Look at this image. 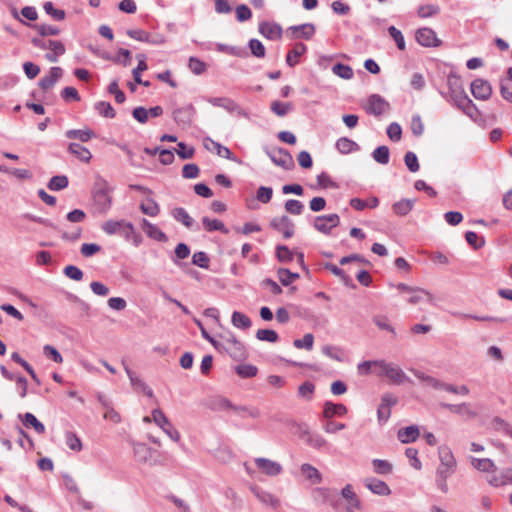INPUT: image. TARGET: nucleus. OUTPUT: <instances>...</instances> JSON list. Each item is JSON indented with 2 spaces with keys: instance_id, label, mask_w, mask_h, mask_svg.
Wrapping results in <instances>:
<instances>
[{
  "instance_id": "1",
  "label": "nucleus",
  "mask_w": 512,
  "mask_h": 512,
  "mask_svg": "<svg viewBox=\"0 0 512 512\" xmlns=\"http://www.w3.org/2000/svg\"><path fill=\"white\" fill-rule=\"evenodd\" d=\"M447 85L449 88L448 96H446L448 101L454 103L467 116L473 117L477 109L473 101L465 93L461 78L450 73L447 77Z\"/></svg>"
},
{
  "instance_id": "2",
  "label": "nucleus",
  "mask_w": 512,
  "mask_h": 512,
  "mask_svg": "<svg viewBox=\"0 0 512 512\" xmlns=\"http://www.w3.org/2000/svg\"><path fill=\"white\" fill-rule=\"evenodd\" d=\"M377 375L379 377H386L390 382L396 385H401L404 382H411L410 378L405 374L399 365L393 362H387L385 360H381L379 363Z\"/></svg>"
},
{
  "instance_id": "3",
  "label": "nucleus",
  "mask_w": 512,
  "mask_h": 512,
  "mask_svg": "<svg viewBox=\"0 0 512 512\" xmlns=\"http://www.w3.org/2000/svg\"><path fill=\"white\" fill-rule=\"evenodd\" d=\"M221 350H225L236 361H244L248 356L244 344L234 335H230L223 343H220L219 351Z\"/></svg>"
},
{
  "instance_id": "4",
  "label": "nucleus",
  "mask_w": 512,
  "mask_h": 512,
  "mask_svg": "<svg viewBox=\"0 0 512 512\" xmlns=\"http://www.w3.org/2000/svg\"><path fill=\"white\" fill-rule=\"evenodd\" d=\"M101 229L107 235H119L124 239L129 237V233L133 232V224L125 220H107Z\"/></svg>"
},
{
  "instance_id": "5",
  "label": "nucleus",
  "mask_w": 512,
  "mask_h": 512,
  "mask_svg": "<svg viewBox=\"0 0 512 512\" xmlns=\"http://www.w3.org/2000/svg\"><path fill=\"white\" fill-rule=\"evenodd\" d=\"M152 419L154 423L159 426L171 440L175 442L180 440V433L177 431V429L174 428L172 423L160 409H154L152 411Z\"/></svg>"
},
{
  "instance_id": "6",
  "label": "nucleus",
  "mask_w": 512,
  "mask_h": 512,
  "mask_svg": "<svg viewBox=\"0 0 512 512\" xmlns=\"http://www.w3.org/2000/svg\"><path fill=\"white\" fill-rule=\"evenodd\" d=\"M340 224L338 214L321 215L314 218L313 227L320 233L329 235L332 229Z\"/></svg>"
},
{
  "instance_id": "7",
  "label": "nucleus",
  "mask_w": 512,
  "mask_h": 512,
  "mask_svg": "<svg viewBox=\"0 0 512 512\" xmlns=\"http://www.w3.org/2000/svg\"><path fill=\"white\" fill-rule=\"evenodd\" d=\"M398 399L391 393H385L381 397L380 405L377 409V419L380 425L385 424L391 416V407L396 405Z\"/></svg>"
},
{
  "instance_id": "8",
  "label": "nucleus",
  "mask_w": 512,
  "mask_h": 512,
  "mask_svg": "<svg viewBox=\"0 0 512 512\" xmlns=\"http://www.w3.org/2000/svg\"><path fill=\"white\" fill-rule=\"evenodd\" d=\"M271 161L285 170H291L294 167L292 155L283 148H277L272 151H266Z\"/></svg>"
},
{
  "instance_id": "9",
  "label": "nucleus",
  "mask_w": 512,
  "mask_h": 512,
  "mask_svg": "<svg viewBox=\"0 0 512 512\" xmlns=\"http://www.w3.org/2000/svg\"><path fill=\"white\" fill-rule=\"evenodd\" d=\"M205 100L215 107H221L229 113H236L239 116H246V112L231 98L228 97H207Z\"/></svg>"
},
{
  "instance_id": "10",
  "label": "nucleus",
  "mask_w": 512,
  "mask_h": 512,
  "mask_svg": "<svg viewBox=\"0 0 512 512\" xmlns=\"http://www.w3.org/2000/svg\"><path fill=\"white\" fill-rule=\"evenodd\" d=\"M270 226L274 230L282 233L285 239L291 238L295 232L293 221L286 215L273 218L270 221Z\"/></svg>"
},
{
  "instance_id": "11",
  "label": "nucleus",
  "mask_w": 512,
  "mask_h": 512,
  "mask_svg": "<svg viewBox=\"0 0 512 512\" xmlns=\"http://www.w3.org/2000/svg\"><path fill=\"white\" fill-rule=\"evenodd\" d=\"M389 103L380 95L372 94L367 100L365 110L368 114L380 116L389 109Z\"/></svg>"
},
{
  "instance_id": "12",
  "label": "nucleus",
  "mask_w": 512,
  "mask_h": 512,
  "mask_svg": "<svg viewBox=\"0 0 512 512\" xmlns=\"http://www.w3.org/2000/svg\"><path fill=\"white\" fill-rule=\"evenodd\" d=\"M406 301L411 305H417L423 302L434 304L435 298L430 291L421 287L413 286L410 292L407 293Z\"/></svg>"
},
{
  "instance_id": "13",
  "label": "nucleus",
  "mask_w": 512,
  "mask_h": 512,
  "mask_svg": "<svg viewBox=\"0 0 512 512\" xmlns=\"http://www.w3.org/2000/svg\"><path fill=\"white\" fill-rule=\"evenodd\" d=\"M194 115L195 108L192 104L176 108L173 111V119L178 125L183 127H189L191 125Z\"/></svg>"
},
{
  "instance_id": "14",
  "label": "nucleus",
  "mask_w": 512,
  "mask_h": 512,
  "mask_svg": "<svg viewBox=\"0 0 512 512\" xmlns=\"http://www.w3.org/2000/svg\"><path fill=\"white\" fill-rule=\"evenodd\" d=\"M415 38L416 41L424 47H437L440 45V40L431 28H419L416 31Z\"/></svg>"
},
{
  "instance_id": "15",
  "label": "nucleus",
  "mask_w": 512,
  "mask_h": 512,
  "mask_svg": "<svg viewBox=\"0 0 512 512\" xmlns=\"http://www.w3.org/2000/svg\"><path fill=\"white\" fill-rule=\"evenodd\" d=\"M254 462L257 468L267 476H277L282 473V465L276 461L259 457Z\"/></svg>"
},
{
  "instance_id": "16",
  "label": "nucleus",
  "mask_w": 512,
  "mask_h": 512,
  "mask_svg": "<svg viewBox=\"0 0 512 512\" xmlns=\"http://www.w3.org/2000/svg\"><path fill=\"white\" fill-rule=\"evenodd\" d=\"M471 93L476 99L487 100L492 94V87L486 80L475 79L471 83Z\"/></svg>"
},
{
  "instance_id": "17",
  "label": "nucleus",
  "mask_w": 512,
  "mask_h": 512,
  "mask_svg": "<svg viewBox=\"0 0 512 512\" xmlns=\"http://www.w3.org/2000/svg\"><path fill=\"white\" fill-rule=\"evenodd\" d=\"M63 76V69L58 66L51 67L49 73L39 80V87L47 91L51 89Z\"/></svg>"
},
{
  "instance_id": "18",
  "label": "nucleus",
  "mask_w": 512,
  "mask_h": 512,
  "mask_svg": "<svg viewBox=\"0 0 512 512\" xmlns=\"http://www.w3.org/2000/svg\"><path fill=\"white\" fill-rule=\"evenodd\" d=\"M341 495L347 501L346 512H356V510L361 508V502L356 493L353 491L352 485L347 484L341 490Z\"/></svg>"
},
{
  "instance_id": "19",
  "label": "nucleus",
  "mask_w": 512,
  "mask_h": 512,
  "mask_svg": "<svg viewBox=\"0 0 512 512\" xmlns=\"http://www.w3.org/2000/svg\"><path fill=\"white\" fill-rule=\"evenodd\" d=\"M204 145L208 150H215L216 154L225 159L231 160L233 162L239 163L240 161L233 155L230 149L226 146L221 145L220 143L206 138L204 140Z\"/></svg>"
},
{
  "instance_id": "20",
  "label": "nucleus",
  "mask_w": 512,
  "mask_h": 512,
  "mask_svg": "<svg viewBox=\"0 0 512 512\" xmlns=\"http://www.w3.org/2000/svg\"><path fill=\"white\" fill-rule=\"evenodd\" d=\"M493 474L487 477V482L493 487H501L512 484V468H506L500 473L492 472Z\"/></svg>"
},
{
  "instance_id": "21",
  "label": "nucleus",
  "mask_w": 512,
  "mask_h": 512,
  "mask_svg": "<svg viewBox=\"0 0 512 512\" xmlns=\"http://www.w3.org/2000/svg\"><path fill=\"white\" fill-rule=\"evenodd\" d=\"M259 33L269 40H278L282 36V28L276 23L262 22L259 24Z\"/></svg>"
},
{
  "instance_id": "22",
  "label": "nucleus",
  "mask_w": 512,
  "mask_h": 512,
  "mask_svg": "<svg viewBox=\"0 0 512 512\" xmlns=\"http://www.w3.org/2000/svg\"><path fill=\"white\" fill-rule=\"evenodd\" d=\"M133 453L138 462L151 464L155 451L146 444L136 443L133 446Z\"/></svg>"
},
{
  "instance_id": "23",
  "label": "nucleus",
  "mask_w": 512,
  "mask_h": 512,
  "mask_svg": "<svg viewBox=\"0 0 512 512\" xmlns=\"http://www.w3.org/2000/svg\"><path fill=\"white\" fill-rule=\"evenodd\" d=\"M141 227L146 233V235L156 241L166 242L167 236L166 234L160 230L155 224L149 222L147 219L143 218L141 221Z\"/></svg>"
},
{
  "instance_id": "24",
  "label": "nucleus",
  "mask_w": 512,
  "mask_h": 512,
  "mask_svg": "<svg viewBox=\"0 0 512 512\" xmlns=\"http://www.w3.org/2000/svg\"><path fill=\"white\" fill-rule=\"evenodd\" d=\"M365 486L376 495L387 496L391 493L389 486L377 478L366 479Z\"/></svg>"
},
{
  "instance_id": "25",
  "label": "nucleus",
  "mask_w": 512,
  "mask_h": 512,
  "mask_svg": "<svg viewBox=\"0 0 512 512\" xmlns=\"http://www.w3.org/2000/svg\"><path fill=\"white\" fill-rule=\"evenodd\" d=\"M252 491H253L254 495L256 496V498L264 505L270 506L274 509H277L279 507L280 501L273 494H271L267 491H264L260 488H257V487L252 488Z\"/></svg>"
},
{
  "instance_id": "26",
  "label": "nucleus",
  "mask_w": 512,
  "mask_h": 512,
  "mask_svg": "<svg viewBox=\"0 0 512 512\" xmlns=\"http://www.w3.org/2000/svg\"><path fill=\"white\" fill-rule=\"evenodd\" d=\"M453 468L444 467L439 465L436 471V484L437 487L443 492H448L447 479L454 473Z\"/></svg>"
},
{
  "instance_id": "27",
  "label": "nucleus",
  "mask_w": 512,
  "mask_h": 512,
  "mask_svg": "<svg viewBox=\"0 0 512 512\" xmlns=\"http://www.w3.org/2000/svg\"><path fill=\"white\" fill-rule=\"evenodd\" d=\"M420 435L419 428L417 426H408L398 430L397 437L401 443L407 444L414 442Z\"/></svg>"
},
{
  "instance_id": "28",
  "label": "nucleus",
  "mask_w": 512,
  "mask_h": 512,
  "mask_svg": "<svg viewBox=\"0 0 512 512\" xmlns=\"http://www.w3.org/2000/svg\"><path fill=\"white\" fill-rule=\"evenodd\" d=\"M307 51V46L301 42H298L294 47L287 53L286 64L289 67H294L299 63V58Z\"/></svg>"
},
{
  "instance_id": "29",
  "label": "nucleus",
  "mask_w": 512,
  "mask_h": 512,
  "mask_svg": "<svg viewBox=\"0 0 512 512\" xmlns=\"http://www.w3.org/2000/svg\"><path fill=\"white\" fill-rule=\"evenodd\" d=\"M469 460L472 467L480 472H496V465L489 458L470 457Z\"/></svg>"
},
{
  "instance_id": "30",
  "label": "nucleus",
  "mask_w": 512,
  "mask_h": 512,
  "mask_svg": "<svg viewBox=\"0 0 512 512\" xmlns=\"http://www.w3.org/2000/svg\"><path fill=\"white\" fill-rule=\"evenodd\" d=\"M347 413V408L343 404H335L327 401L324 404L323 417L326 419H332L334 416H343Z\"/></svg>"
},
{
  "instance_id": "31",
  "label": "nucleus",
  "mask_w": 512,
  "mask_h": 512,
  "mask_svg": "<svg viewBox=\"0 0 512 512\" xmlns=\"http://www.w3.org/2000/svg\"><path fill=\"white\" fill-rule=\"evenodd\" d=\"M295 38H303L309 40L315 34V26L312 23H305L297 26H291Z\"/></svg>"
},
{
  "instance_id": "32",
  "label": "nucleus",
  "mask_w": 512,
  "mask_h": 512,
  "mask_svg": "<svg viewBox=\"0 0 512 512\" xmlns=\"http://www.w3.org/2000/svg\"><path fill=\"white\" fill-rule=\"evenodd\" d=\"M18 417L22 420L25 427H32L38 434L45 432V426L40 422L34 414L27 412L24 415L19 414Z\"/></svg>"
},
{
  "instance_id": "33",
  "label": "nucleus",
  "mask_w": 512,
  "mask_h": 512,
  "mask_svg": "<svg viewBox=\"0 0 512 512\" xmlns=\"http://www.w3.org/2000/svg\"><path fill=\"white\" fill-rule=\"evenodd\" d=\"M49 49L51 52L47 53L45 58L51 63H56L58 57L63 55L66 51L64 44L56 40H49Z\"/></svg>"
},
{
  "instance_id": "34",
  "label": "nucleus",
  "mask_w": 512,
  "mask_h": 512,
  "mask_svg": "<svg viewBox=\"0 0 512 512\" xmlns=\"http://www.w3.org/2000/svg\"><path fill=\"white\" fill-rule=\"evenodd\" d=\"M414 199H401L392 205V210L397 216L408 215L415 205Z\"/></svg>"
},
{
  "instance_id": "35",
  "label": "nucleus",
  "mask_w": 512,
  "mask_h": 512,
  "mask_svg": "<svg viewBox=\"0 0 512 512\" xmlns=\"http://www.w3.org/2000/svg\"><path fill=\"white\" fill-rule=\"evenodd\" d=\"M68 151L85 163H88L92 157L90 151L79 143H70Z\"/></svg>"
},
{
  "instance_id": "36",
  "label": "nucleus",
  "mask_w": 512,
  "mask_h": 512,
  "mask_svg": "<svg viewBox=\"0 0 512 512\" xmlns=\"http://www.w3.org/2000/svg\"><path fill=\"white\" fill-rule=\"evenodd\" d=\"M171 214L176 221L182 223L187 228H191L194 224L193 218L182 207L174 208Z\"/></svg>"
},
{
  "instance_id": "37",
  "label": "nucleus",
  "mask_w": 512,
  "mask_h": 512,
  "mask_svg": "<svg viewBox=\"0 0 512 512\" xmlns=\"http://www.w3.org/2000/svg\"><path fill=\"white\" fill-rule=\"evenodd\" d=\"M202 224L204 229L207 230L208 232L220 231L224 234H227L229 232V230L225 227L223 222H221L218 219H210L208 217H203Z\"/></svg>"
},
{
  "instance_id": "38",
  "label": "nucleus",
  "mask_w": 512,
  "mask_h": 512,
  "mask_svg": "<svg viewBox=\"0 0 512 512\" xmlns=\"http://www.w3.org/2000/svg\"><path fill=\"white\" fill-rule=\"evenodd\" d=\"M336 148L340 153L348 154L350 152L357 151L359 149V146L353 140L346 137H342L337 140Z\"/></svg>"
},
{
  "instance_id": "39",
  "label": "nucleus",
  "mask_w": 512,
  "mask_h": 512,
  "mask_svg": "<svg viewBox=\"0 0 512 512\" xmlns=\"http://www.w3.org/2000/svg\"><path fill=\"white\" fill-rule=\"evenodd\" d=\"M231 322L233 326L243 330L250 328L252 325L250 318L239 311H234L232 313Z\"/></svg>"
},
{
  "instance_id": "40",
  "label": "nucleus",
  "mask_w": 512,
  "mask_h": 512,
  "mask_svg": "<svg viewBox=\"0 0 512 512\" xmlns=\"http://www.w3.org/2000/svg\"><path fill=\"white\" fill-rule=\"evenodd\" d=\"M440 406L445 409H448L452 413L467 414L470 417L476 416V413L470 409V407L467 403H462V404L441 403Z\"/></svg>"
},
{
  "instance_id": "41",
  "label": "nucleus",
  "mask_w": 512,
  "mask_h": 512,
  "mask_svg": "<svg viewBox=\"0 0 512 512\" xmlns=\"http://www.w3.org/2000/svg\"><path fill=\"white\" fill-rule=\"evenodd\" d=\"M65 136L68 138V139H78L80 140L81 142H87L89 141L92 137H94V133L92 130L90 129H86V130H76V129H72V130H68L65 132Z\"/></svg>"
},
{
  "instance_id": "42",
  "label": "nucleus",
  "mask_w": 512,
  "mask_h": 512,
  "mask_svg": "<svg viewBox=\"0 0 512 512\" xmlns=\"http://www.w3.org/2000/svg\"><path fill=\"white\" fill-rule=\"evenodd\" d=\"M301 472L308 480H310L314 484L320 483L322 480L321 474L318 471V469L310 464H303L301 466Z\"/></svg>"
},
{
  "instance_id": "43",
  "label": "nucleus",
  "mask_w": 512,
  "mask_h": 512,
  "mask_svg": "<svg viewBox=\"0 0 512 512\" xmlns=\"http://www.w3.org/2000/svg\"><path fill=\"white\" fill-rule=\"evenodd\" d=\"M294 106L290 102H280L273 101L271 103L270 109L271 111L279 117L286 116L289 112L293 110Z\"/></svg>"
},
{
  "instance_id": "44",
  "label": "nucleus",
  "mask_w": 512,
  "mask_h": 512,
  "mask_svg": "<svg viewBox=\"0 0 512 512\" xmlns=\"http://www.w3.org/2000/svg\"><path fill=\"white\" fill-rule=\"evenodd\" d=\"M372 466L374 472L379 475H388L393 470V465L389 461L382 459H373Z\"/></svg>"
},
{
  "instance_id": "45",
  "label": "nucleus",
  "mask_w": 512,
  "mask_h": 512,
  "mask_svg": "<svg viewBox=\"0 0 512 512\" xmlns=\"http://www.w3.org/2000/svg\"><path fill=\"white\" fill-rule=\"evenodd\" d=\"M69 184L68 178L65 175L53 176L48 182V189L52 191H60L65 189Z\"/></svg>"
},
{
  "instance_id": "46",
  "label": "nucleus",
  "mask_w": 512,
  "mask_h": 512,
  "mask_svg": "<svg viewBox=\"0 0 512 512\" xmlns=\"http://www.w3.org/2000/svg\"><path fill=\"white\" fill-rule=\"evenodd\" d=\"M373 159L382 165H386L390 159V151L389 148L385 145L377 147L372 153Z\"/></svg>"
},
{
  "instance_id": "47",
  "label": "nucleus",
  "mask_w": 512,
  "mask_h": 512,
  "mask_svg": "<svg viewBox=\"0 0 512 512\" xmlns=\"http://www.w3.org/2000/svg\"><path fill=\"white\" fill-rule=\"evenodd\" d=\"M315 385L311 381H305L298 387V396L306 401L313 399Z\"/></svg>"
},
{
  "instance_id": "48",
  "label": "nucleus",
  "mask_w": 512,
  "mask_h": 512,
  "mask_svg": "<svg viewBox=\"0 0 512 512\" xmlns=\"http://www.w3.org/2000/svg\"><path fill=\"white\" fill-rule=\"evenodd\" d=\"M94 109L98 112L99 115L105 118H114L115 110L111 106L109 102L99 101L94 104Z\"/></svg>"
},
{
  "instance_id": "49",
  "label": "nucleus",
  "mask_w": 512,
  "mask_h": 512,
  "mask_svg": "<svg viewBox=\"0 0 512 512\" xmlns=\"http://www.w3.org/2000/svg\"><path fill=\"white\" fill-rule=\"evenodd\" d=\"M124 369L129 377L130 383L135 391H143L148 385L140 379L127 365Z\"/></svg>"
},
{
  "instance_id": "50",
  "label": "nucleus",
  "mask_w": 512,
  "mask_h": 512,
  "mask_svg": "<svg viewBox=\"0 0 512 512\" xmlns=\"http://www.w3.org/2000/svg\"><path fill=\"white\" fill-rule=\"evenodd\" d=\"M372 321L380 330H386L390 332L394 337H396V331L394 327L389 323L387 316L376 315L373 317Z\"/></svg>"
},
{
  "instance_id": "51",
  "label": "nucleus",
  "mask_w": 512,
  "mask_h": 512,
  "mask_svg": "<svg viewBox=\"0 0 512 512\" xmlns=\"http://www.w3.org/2000/svg\"><path fill=\"white\" fill-rule=\"evenodd\" d=\"M140 210L150 217H155L160 212L159 205L152 198L147 199L145 203H141Z\"/></svg>"
},
{
  "instance_id": "52",
  "label": "nucleus",
  "mask_w": 512,
  "mask_h": 512,
  "mask_svg": "<svg viewBox=\"0 0 512 512\" xmlns=\"http://www.w3.org/2000/svg\"><path fill=\"white\" fill-rule=\"evenodd\" d=\"M277 276H278L279 281L281 282V284L284 285V286H288L294 280L299 278V274L298 273H293V272H291L290 270H288L286 268L278 269Z\"/></svg>"
},
{
  "instance_id": "53",
  "label": "nucleus",
  "mask_w": 512,
  "mask_h": 512,
  "mask_svg": "<svg viewBox=\"0 0 512 512\" xmlns=\"http://www.w3.org/2000/svg\"><path fill=\"white\" fill-rule=\"evenodd\" d=\"M190 71L195 75L203 74L207 69V64L197 57H190L188 61Z\"/></svg>"
},
{
  "instance_id": "54",
  "label": "nucleus",
  "mask_w": 512,
  "mask_h": 512,
  "mask_svg": "<svg viewBox=\"0 0 512 512\" xmlns=\"http://www.w3.org/2000/svg\"><path fill=\"white\" fill-rule=\"evenodd\" d=\"M306 443L315 449H323L328 446L326 439L317 433H310L306 438Z\"/></svg>"
},
{
  "instance_id": "55",
  "label": "nucleus",
  "mask_w": 512,
  "mask_h": 512,
  "mask_svg": "<svg viewBox=\"0 0 512 512\" xmlns=\"http://www.w3.org/2000/svg\"><path fill=\"white\" fill-rule=\"evenodd\" d=\"M332 72L342 79H351L353 77V70L350 66L342 63H337L332 67Z\"/></svg>"
},
{
  "instance_id": "56",
  "label": "nucleus",
  "mask_w": 512,
  "mask_h": 512,
  "mask_svg": "<svg viewBox=\"0 0 512 512\" xmlns=\"http://www.w3.org/2000/svg\"><path fill=\"white\" fill-rule=\"evenodd\" d=\"M94 200L97 205L101 207L102 210H107L111 205V197L105 190H98L94 194Z\"/></svg>"
},
{
  "instance_id": "57",
  "label": "nucleus",
  "mask_w": 512,
  "mask_h": 512,
  "mask_svg": "<svg viewBox=\"0 0 512 512\" xmlns=\"http://www.w3.org/2000/svg\"><path fill=\"white\" fill-rule=\"evenodd\" d=\"M284 209L289 214L300 215L304 210V205L299 200L289 199L285 202Z\"/></svg>"
},
{
  "instance_id": "58",
  "label": "nucleus",
  "mask_w": 512,
  "mask_h": 512,
  "mask_svg": "<svg viewBox=\"0 0 512 512\" xmlns=\"http://www.w3.org/2000/svg\"><path fill=\"white\" fill-rule=\"evenodd\" d=\"M322 353L326 355L327 357L336 360L338 362L343 361V351L341 348L332 346V345H325L322 347Z\"/></svg>"
},
{
  "instance_id": "59",
  "label": "nucleus",
  "mask_w": 512,
  "mask_h": 512,
  "mask_svg": "<svg viewBox=\"0 0 512 512\" xmlns=\"http://www.w3.org/2000/svg\"><path fill=\"white\" fill-rule=\"evenodd\" d=\"M293 252L285 245L276 246V257L281 263H288L293 260Z\"/></svg>"
},
{
  "instance_id": "60",
  "label": "nucleus",
  "mask_w": 512,
  "mask_h": 512,
  "mask_svg": "<svg viewBox=\"0 0 512 512\" xmlns=\"http://www.w3.org/2000/svg\"><path fill=\"white\" fill-rule=\"evenodd\" d=\"M439 457L441 466L455 469L456 461L452 452L449 449H441L439 452Z\"/></svg>"
},
{
  "instance_id": "61",
  "label": "nucleus",
  "mask_w": 512,
  "mask_h": 512,
  "mask_svg": "<svg viewBox=\"0 0 512 512\" xmlns=\"http://www.w3.org/2000/svg\"><path fill=\"white\" fill-rule=\"evenodd\" d=\"M314 344V336L311 333H307L302 339H295L293 345L297 349L312 350Z\"/></svg>"
},
{
  "instance_id": "62",
  "label": "nucleus",
  "mask_w": 512,
  "mask_h": 512,
  "mask_svg": "<svg viewBox=\"0 0 512 512\" xmlns=\"http://www.w3.org/2000/svg\"><path fill=\"white\" fill-rule=\"evenodd\" d=\"M257 372V367L251 364H241L236 367V373L242 378L254 377Z\"/></svg>"
},
{
  "instance_id": "63",
  "label": "nucleus",
  "mask_w": 512,
  "mask_h": 512,
  "mask_svg": "<svg viewBox=\"0 0 512 512\" xmlns=\"http://www.w3.org/2000/svg\"><path fill=\"white\" fill-rule=\"evenodd\" d=\"M66 445L73 451L79 452L82 449V442L79 437L73 432H66L65 434Z\"/></svg>"
},
{
  "instance_id": "64",
  "label": "nucleus",
  "mask_w": 512,
  "mask_h": 512,
  "mask_svg": "<svg viewBox=\"0 0 512 512\" xmlns=\"http://www.w3.org/2000/svg\"><path fill=\"white\" fill-rule=\"evenodd\" d=\"M500 92L502 97L512 103V81L510 79H502L500 82Z\"/></svg>"
}]
</instances>
